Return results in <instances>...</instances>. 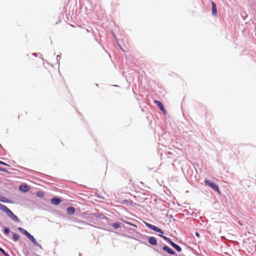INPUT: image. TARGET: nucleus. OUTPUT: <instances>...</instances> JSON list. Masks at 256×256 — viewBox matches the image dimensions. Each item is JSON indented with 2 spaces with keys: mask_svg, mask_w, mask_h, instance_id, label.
<instances>
[{
  "mask_svg": "<svg viewBox=\"0 0 256 256\" xmlns=\"http://www.w3.org/2000/svg\"><path fill=\"white\" fill-rule=\"evenodd\" d=\"M196 235L197 236H198H198H200L199 234H198V232H196Z\"/></svg>",
  "mask_w": 256,
  "mask_h": 256,
  "instance_id": "nucleus-25",
  "label": "nucleus"
},
{
  "mask_svg": "<svg viewBox=\"0 0 256 256\" xmlns=\"http://www.w3.org/2000/svg\"><path fill=\"white\" fill-rule=\"evenodd\" d=\"M150 228L154 230V231L156 232H160L161 234H163V232L162 230L160 229V228L156 227L155 226L152 225Z\"/></svg>",
  "mask_w": 256,
  "mask_h": 256,
  "instance_id": "nucleus-11",
  "label": "nucleus"
},
{
  "mask_svg": "<svg viewBox=\"0 0 256 256\" xmlns=\"http://www.w3.org/2000/svg\"><path fill=\"white\" fill-rule=\"evenodd\" d=\"M20 189L24 192H26L28 190V186L26 185L25 186H20Z\"/></svg>",
  "mask_w": 256,
  "mask_h": 256,
  "instance_id": "nucleus-15",
  "label": "nucleus"
},
{
  "mask_svg": "<svg viewBox=\"0 0 256 256\" xmlns=\"http://www.w3.org/2000/svg\"><path fill=\"white\" fill-rule=\"evenodd\" d=\"M8 216L11 219H12L14 221L16 222H20V220L18 218V216L15 215L10 210L7 214Z\"/></svg>",
  "mask_w": 256,
  "mask_h": 256,
  "instance_id": "nucleus-2",
  "label": "nucleus"
},
{
  "mask_svg": "<svg viewBox=\"0 0 256 256\" xmlns=\"http://www.w3.org/2000/svg\"><path fill=\"white\" fill-rule=\"evenodd\" d=\"M211 4L212 6V14L214 16H216L217 14L216 4L214 2H212Z\"/></svg>",
  "mask_w": 256,
  "mask_h": 256,
  "instance_id": "nucleus-4",
  "label": "nucleus"
},
{
  "mask_svg": "<svg viewBox=\"0 0 256 256\" xmlns=\"http://www.w3.org/2000/svg\"><path fill=\"white\" fill-rule=\"evenodd\" d=\"M0 210L4 212L7 214L10 210L6 206L0 203Z\"/></svg>",
  "mask_w": 256,
  "mask_h": 256,
  "instance_id": "nucleus-7",
  "label": "nucleus"
},
{
  "mask_svg": "<svg viewBox=\"0 0 256 256\" xmlns=\"http://www.w3.org/2000/svg\"><path fill=\"white\" fill-rule=\"evenodd\" d=\"M26 114H27V112H22V114H20V116L24 117ZM18 119H20V116H18Z\"/></svg>",
  "mask_w": 256,
  "mask_h": 256,
  "instance_id": "nucleus-21",
  "label": "nucleus"
},
{
  "mask_svg": "<svg viewBox=\"0 0 256 256\" xmlns=\"http://www.w3.org/2000/svg\"><path fill=\"white\" fill-rule=\"evenodd\" d=\"M145 224L149 228H150L151 226H152V224H150L149 223H148V222H145Z\"/></svg>",
  "mask_w": 256,
  "mask_h": 256,
  "instance_id": "nucleus-23",
  "label": "nucleus"
},
{
  "mask_svg": "<svg viewBox=\"0 0 256 256\" xmlns=\"http://www.w3.org/2000/svg\"><path fill=\"white\" fill-rule=\"evenodd\" d=\"M18 230L26 236H27L29 234V232H28L26 230L20 227L18 228Z\"/></svg>",
  "mask_w": 256,
  "mask_h": 256,
  "instance_id": "nucleus-13",
  "label": "nucleus"
},
{
  "mask_svg": "<svg viewBox=\"0 0 256 256\" xmlns=\"http://www.w3.org/2000/svg\"><path fill=\"white\" fill-rule=\"evenodd\" d=\"M205 184L210 186L214 190L218 192L219 194L220 193V191L219 190L218 186L216 184L210 182L208 180H204Z\"/></svg>",
  "mask_w": 256,
  "mask_h": 256,
  "instance_id": "nucleus-1",
  "label": "nucleus"
},
{
  "mask_svg": "<svg viewBox=\"0 0 256 256\" xmlns=\"http://www.w3.org/2000/svg\"><path fill=\"white\" fill-rule=\"evenodd\" d=\"M0 202H8V200L4 196H0Z\"/></svg>",
  "mask_w": 256,
  "mask_h": 256,
  "instance_id": "nucleus-16",
  "label": "nucleus"
},
{
  "mask_svg": "<svg viewBox=\"0 0 256 256\" xmlns=\"http://www.w3.org/2000/svg\"><path fill=\"white\" fill-rule=\"evenodd\" d=\"M163 250L170 254H174V251L166 246L163 247Z\"/></svg>",
  "mask_w": 256,
  "mask_h": 256,
  "instance_id": "nucleus-8",
  "label": "nucleus"
},
{
  "mask_svg": "<svg viewBox=\"0 0 256 256\" xmlns=\"http://www.w3.org/2000/svg\"><path fill=\"white\" fill-rule=\"evenodd\" d=\"M0 252H2L6 256H8V254L5 252V251L2 248H0Z\"/></svg>",
  "mask_w": 256,
  "mask_h": 256,
  "instance_id": "nucleus-20",
  "label": "nucleus"
},
{
  "mask_svg": "<svg viewBox=\"0 0 256 256\" xmlns=\"http://www.w3.org/2000/svg\"><path fill=\"white\" fill-rule=\"evenodd\" d=\"M0 164H2V165H5V166H8V164H6L5 162H2L0 160Z\"/></svg>",
  "mask_w": 256,
  "mask_h": 256,
  "instance_id": "nucleus-24",
  "label": "nucleus"
},
{
  "mask_svg": "<svg viewBox=\"0 0 256 256\" xmlns=\"http://www.w3.org/2000/svg\"><path fill=\"white\" fill-rule=\"evenodd\" d=\"M160 237H162V238H163L164 240H166V241L168 242H170V244H171V242H172L169 238L165 236H163V235H162V234H160Z\"/></svg>",
  "mask_w": 256,
  "mask_h": 256,
  "instance_id": "nucleus-17",
  "label": "nucleus"
},
{
  "mask_svg": "<svg viewBox=\"0 0 256 256\" xmlns=\"http://www.w3.org/2000/svg\"><path fill=\"white\" fill-rule=\"evenodd\" d=\"M9 232H10V230H9V228H6H6H4V234H8V233H9Z\"/></svg>",
  "mask_w": 256,
  "mask_h": 256,
  "instance_id": "nucleus-19",
  "label": "nucleus"
},
{
  "mask_svg": "<svg viewBox=\"0 0 256 256\" xmlns=\"http://www.w3.org/2000/svg\"><path fill=\"white\" fill-rule=\"evenodd\" d=\"M35 245L38 246V244L36 242V240L34 238V237L31 235L30 233L28 234L26 236Z\"/></svg>",
  "mask_w": 256,
  "mask_h": 256,
  "instance_id": "nucleus-9",
  "label": "nucleus"
},
{
  "mask_svg": "<svg viewBox=\"0 0 256 256\" xmlns=\"http://www.w3.org/2000/svg\"><path fill=\"white\" fill-rule=\"evenodd\" d=\"M171 245L178 251L180 252L182 250L181 248L178 244H174V242H171Z\"/></svg>",
  "mask_w": 256,
  "mask_h": 256,
  "instance_id": "nucleus-12",
  "label": "nucleus"
},
{
  "mask_svg": "<svg viewBox=\"0 0 256 256\" xmlns=\"http://www.w3.org/2000/svg\"><path fill=\"white\" fill-rule=\"evenodd\" d=\"M112 226L114 228H118L120 227V224L118 223L115 222L112 224Z\"/></svg>",
  "mask_w": 256,
  "mask_h": 256,
  "instance_id": "nucleus-18",
  "label": "nucleus"
},
{
  "mask_svg": "<svg viewBox=\"0 0 256 256\" xmlns=\"http://www.w3.org/2000/svg\"><path fill=\"white\" fill-rule=\"evenodd\" d=\"M61 202V200L58 198H52L51 200V202L54 205H58Z\"/></svg>",
  "mask_w": 256,
  "mask_h": 256,
  "instance_id": "nucleus-5",
  "label": "nucleus"
},
{
  "mask_svg": "<svg viewBox=\"0 0 256 256\" xmlns=\"http://www.w3.org/2000/svg\"><path fill=\"white\" fill-rule=\"evenodd\" d=\"M37 194H38V196H41L40 192H38Z\"/></svg>",
  "mask_w": 256,
  "mask_h": 256,
  "instance_id": "nucleus-26",
  "label": "nucleus"
},
{
  "mask_svg": "<svg viewBox=\"0 0 256 256\" xmlns=\"http://www.w3.org/2000/svg\"><path fill=\"white\" fill-rule=\"evenodd\" d=\"M154 103L157 105V106L160 108V110H162L164 114H166V111L164 108L163 106L162 103L160 101L156 100L154 101Z\"/></svg>",
  "mask_w": 256,
  "mask_h": 256,
  "instance_id": "nucleus-3",
  "label": "nucleus"
},
{
  "mask_svg": "<svg viewBox=\"0 0 256 256\" xmlns=\"http://www.w3.org/2000/svg\"><path fill=\"white\" fill-rule=\"evenodd\" d=\"M0 171H1V172H8L7 171V170H6V169H4V168H1V167H0Z\"/></svg>",
  "mask_w": 256,
  "mask_h": 256,
  "instance_id": "nucleus-22",
  "label": "nucleus"
},
{
  "mask_svg": "<svg viewBox=\"0 0 256 256\" xmlns=\"http://www.w3.org/2000/svg\"><path fill=\"white\" fill-rule=\"evenodd\" d=\"M20 238L19 236L16 234H14L12 235V239L14 242H16Z\"/></svg>",
  "mask_w": 256,
  "mask_h": 256,
  "instance_id": "nucleus-14",
  "label": "nucleus"
},
{
  "mask_svg": "<svg viewBox=\"0 0 256 256\" xmlns=\"http://www.w3.org/2000/svg\"><path fill=\"white\" fill-rule=\"evenodd\" d=\"M66 212L68 214L72 215L75 212V209L74 207L70 206L67 208Z\"/></svg>",
  "mask_w": 256,
  "mask_h": 256,
  "instance_id": "nucleus-6",
  "label": "nucleus"
},
{
  "mask_svg": "<svg viewBox=\"0 0 256 256\" xmlns=\"http://www.w3.org/2000/svg\"><path fill=\"white\" fill-rule=\"evenodd\" d=\"M148 242L151 244H157V240L154 237H150L148 239Z\"/></svg>",
  "mask_w": 256,
  "mask_h": 256,
  "instance_id": "nucleus-10",
  "label": "nucleus"
}]
</instances>
